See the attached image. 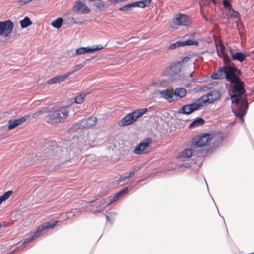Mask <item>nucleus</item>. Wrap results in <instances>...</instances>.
<instances>
[{"instance_id":"nucleus-45","label":"nucleus","mask_w":254,"mask_h":254,"mask_svg":"<svg viewBox=\"0 0 254 254\" xmlns=\"http://www.w3.org/2000/svg\"><path fill=\"white\" fill-rule=\"evenodd\" d=\"M214 83V82H213L212 84H208L207 85H206V86H204L202 88L204 89V88H207V89H211L212 88H213V87L214 86V85L213 84Z\"/></svg>"},{"instance_id":"nucleus-3","label":"nucleus","mask_w":254,"mask_h":254,"mask_svg":"<svg viewBox=\"0 0 254 254\" xmlns=\"http://www.w3.org/2000/svg\"><path fill=\"white\" fill-rule=\"evenodd\" d=\"M69 111L64 107H61L48 112L45 116V120L48 123L53 124L63 122L67 118Z\"/></svg>"},{"instance_id":"nucleus-32","label":"nucleus","mask_w":254,"mask_h":254,"mask_svg":"<svg viewBox=\"0 0 254 254\" xmlns=\"http://www.w3.org/2000/svg\"><path fill=\"white\" fill-rule=\"evenodd\" d=\"M141 168V166H138L135 167L132 171H130L128 173V174L127 175V177H128L129 179L132 176H133L135 174V173L138 171Z\"/></svg>"},{"instance_id":"nucleus-10","label":"nucleus","mask_w":254,"mask_h":254,"mask_svg":"<svg viewBox=\"0 0 254 254\" xmlns=\"http://www.w3.org/2000/svg\"><path fill=\"white\" fill-rule=\"evenodd\" d=\"M173 22L178 26H188L190 23V19L187 15L179 13L176 15Z\"/></svg>"},{"instance_id":"nucleus-34","label":"nucleus","mask_w":254,"mask_h":254,"mask_svg":"<svg viewBox=\"0 0 254 254\" xmlns=\"http://www.w3.org/2000/svg\"><path fill=\"white\" fill-rule=\"evenodd\" d=\"M225 46L223 45H221L220 46V51L221 53L222 54V55H223V62H224V58H230L228 56H227V55H226L225 54Z\"/></svg>"},{"instance_id":"nucleus-31","label":"nucleus","mask_w":254,"mask_h":254,"mask_svg":"<svg viewBox=\"0 0 254 254\" xmlns=\"http://www.w3.org/2000/svg\"><path fill=\"white\" fill-rule=\"evenodd\" d=\"M83 66L84 65L82 64H76L74 66V69L72 71L67 72V73L69 76L70 75L72 74L74 72L79 70L80 69L82 68L83 67Z\"/></svg>"},{"instance_id":"nucleus-23","label":"nucleus","mask_w":254,"mask_h":254,"mask_svg":"<svg viewBox=\"0 0 254 254\" xmlns=\"http://www.w3.org/2000/svg\"><path fill=\"white\" fill-rule=\"evenodd\" d=\"M128 192V187H126L121 190L118 192L112 198V201L115 202L118 200L120 197L127 194Z\"/></svg>"},{"instance_id":"nucleus-25","label":"nucleus","mask_w":254,"mask_h":254,"mask_svg":"<svg viewBox=\"0 0 254 254\" xmlns=\"http://www.w3.org/2000/svg\"><path fill=\"white\" fill-rule=\"evenodd\" d=\"M186 93V90L184 88H176L174 91V94L176 97L179 96L180 98L185 96Z\"/></svg>"},{"instance_id":"nucleus-4","label":"nucleus","mask_w":254,"mask_h":254,"mask_svg":"<svg viewBox=\"0 0 254 254\" xmlns=\"http://www.w3.org/2000/svg\"><path fill=\"white\" fill-rule=\"evenodd\" d=\"M58 222V220H51L43 223L37 228L35 231L31 233L29 237L26 238L25 239L24 243L32 242L35 238L38 237L41 232L44 230L54 228Z\"/></svg>"},{"instance_id":"nucleus-28","label":"nucleus","mask_w":254,"mask_h":254,"mask_svg":"<svg viewBox=\"0 0 254 254\" xmlns=\"http://www.w3.org/2000/svg\"><path fill=\"white\" fill-rule=\"evenodd\" d=\"M64 19L62 17H59L52 23V25L57 29H59L61 27Z\"/></svg>"},{"instance_id":"nucleus-39","label":"nucleus","mask_w":254,"mask_h":254,"mask_svg":"<svg viewBox=\"0 0 254 254\" xmlns=\"http://www.w3.org/2000/svg\"><path fill=\"white\" fill-rule=\"evenodd\" d=\"M152 0H141L142 6V8H144L148 6L151 1Z\"/></svg>"},{"instance_id":"nucleus-22","label":"nucleus","mask_w":254,"mask_h":254,"mask_svg":"<svg viewBox=\"0 0 254 254\" xmlns=\"http://www.w3.org/2000/svg\"><path fill=\"white\" fill-rule=\"evenodd\" d=\"M92 2V4L95 6L100 11L106 10L109 6L108 3L101 0L93 1Z\"/></svg>"},{"instance_id":"nucleus-27","label":"nucleus","mask_w":254,"mask_h":254,"mask_svg":"<svg viewBox=\"0 0 254 254\" xmlns=\"http://www.w3.org/2000/svg\"><path fill=\"white\" fill-rule=\"evenodd\" d=\"M32 24L30 18L28 17H25L23 20L20 21V25L22 28H26Z\"/></svg>"},{"instance_id":"nucleus-17","label":"nucleus","mask_w":254,"mask_h":254,"mask_svg":"<svg viewBox=\"0 0 254 254\" xmlns=\"http://www.w3.org/2000/svg\"><path fill=\"white\" fill-rule=\"evenodd\" d=\"M132 113H129L125 117H124L119 122V126L121 127L128 126L134 123V120L133 119V117H132Z\"/></svg>"},{"instance_id":"nucleus-14","label":"nucleus","mask_w":254,"mask_h":254,"mask_svg":"<svg viewBox=\"0 0 254 254\" xmlns=\"http://www.w3.org/2000/svg\"><path fill=\"white\" fill-rule=\"evenodd\" d=\"M198 44V42L194 40H189L185 41H177L176 43H173L169 46L170 49H174L177 47H183L186 45H195Z\"/></svg>"},{"instance_id":"nucleus-46","label":"nucleus","mask_w":254,"mask_h":254,"mask_svg":"<svg viewBox=\"0 0 254 254\" xmlns=\"http://www.w3.org/2000/svg\"><path fill=\"white\" fill-rule=\"evenodd\" d=\"M32 0H20V1L21 2V5H24L25 4L29 3Z\"/></svg>"},{"instance_id":"nucleus-26","label":"nucleus","mask_w":254,"mask_h":254,"mask_svg":"<svg viewBox=\"0 0 254 254\" xmlns=\"http://www.w3.org/2000/svg\"><path fill=\"white\" fill-rule=\"evenodd\" d=\"M84 129L83 124H82V121H79V122L73 125L69 130L70 131H76L79 129Z\"/></svg>"},{"instance_id":"nucleus-48","label":"nucleus","mask_w":254,"mask_h":254,"mask_svg":"<svg viewBox=\"0 0 254 254\" xmlns=\"http://www.w3.org/2000/svg\"><path fill=\"white\" fill-rule=\"evenodd\" d=\"M94 201H95V200H93L92 201H88L86 203V205L88 206L90 203H91L92 202H94Z\"/></svg>"},{"instance_id":"nucleus-16","label":"nucleus","mask_w":254,"mask_h":254,"mask_svg":"<svg viewBox=\"0 0 254 254\" xmlns=\"http://www.w3.org/2000/svg\"><path fill=\"white\" fill-rule=\"evenodd\" d=\"M29 117V116H24L16 120H10L8 121V128L9 129H12L17 127L18 125H21L23 123L25 122L26 120Z\"/></svg>"},{"instance_id":"nucleus-5","label":"nucleus","mask_w":254,"mask_h":254,"mask_svg":"<svg viewBox=\"0 0 254 254\" xmlns=\"http://www.w3.org/2000/svg\"><path fill=\"white\" fill-rule=\"evenodd\" d=\"M210 140V135L209 134H204L193 138L192 140V146L193 147L196 148L199 150V148L205 146L209 141Z\"/></svg>"},{"instance_id":"nucleus-38","label":"nucleus","mask_w":254,"mask_h":254,"mask_svg":"<svg viewBox=\"0 0 254 254\" xmlns=\"http://www.w3.org/2000/svg\"><path fill=\"white\" fill-rule=\"evenodd\" d=\"M131 113H132V117H133V119L134 120V122L140 117H141V115L139 114V113L137 111H133L131 112Z\"/></svg>"},{"instance_id":"nucleus-49","label":"nucleus","mask_w":254,"mask_h":254,"mask_svg":"<svg viewBox=\"0 0 254 254\" xmlns=\"http://www.w3.org/2000/svg\"><path fill=\"white\" fill-rule=\"evenodd\" d=\"M171 93H169V92L167 93L166 96H165V98L166 99V97H168L169 96V94H170Z\"/></svg>"},{"instance_id":"nucleus-36","label":"nucleus","mask_w":254,"mask_h":254,"mask_svg":"<svg viewBox=\"0 0 254 254\" xmlns=\"http://www.w3.org/2000/svg\"><path fill=\"white\" fill-rule=\"evenodd\" d=\"M177 99H178L177 97H176V95L174 94V92L171 93L170 94H169V96L168 97H166V99L170 102L175 101Z\"/></svg>"},{"instance_id":"nucleus-41","label":"nucleus","mask_w":254,"mask_h":254,"mask_svg":"<svg viewBox=\"0 0 254 254\" xmlns=\"http://www.w3.org/2000/svg\"><path fill=\"white\" fill-rule=\"evenodd\" d=\"M223 4L225 8H230L231 7V4L228 0H223Z\"/></svg>"},{"instance_id":"nucleus-6","label":"nucleus","mask_w":254,"mask_h":254,"mask_svg":"<svg viewBox=\"0 0 254 254\" xmlns=\"http://www.w3.org/2000/svg\"><path fill=\"white\" fill-rule=\"evenodd\" d=\"M13 28V24L10 20L0 21V36L8 37Z\"/></svg>"},{"instance_id":"nucleus-33","label":"nucleus","mask_w":254,"mask_h":254,"mask_svg":"<svg viewBox=\"0 0 254 254\" xmlns=\"http://www.w3.org/2000/svg\"><path fill=\"white\" fill-rule=\"evenodd\" d=\"M12 193V191L9 190L5 192L2 195L0 196L1 198L3 201H5L8 198L9 196Z\"/></svg>"},{"instance_id":"nucleus-37","label":"nucleus","mask_w":254,"mask_h":254,"mask_svg":"<svg viewBox=\"0 0 254 254\" xmlns=\"http://www.w3.org/2000/svg\"><path fill=\"white\" fill-rule=\"evenodd\" d=\"M45 154L46 157H48L49 156H53L55 154L53 153V148L51 149H46L45 150Z\"/></svg>"},{"instance_id":"nucleus-53","label":"nucleus","mask_w":254,"mask_h":254,"mask_svg":"<svg viewBox=\"0 0 254 254\" xmlns=\"http://www.w3.org/2000/svg\"><path fill=\"white\" fill-rule=\"evenodd\" d=\"M14 254V253H13V252H11V253H10V254Z\"/></svg>"},{"instance_id":"nucleus-40","label":"nucleus","mask_w":254,"mask_h":254,"mask_svg":"<svg viewBox=\"0 0 254 254\" xmlns=\"http://www.w3.org/2000/svg\"><path fill=\"white\" fill-rule=\"evenodd\" d=\"M131 4H132V6L133 7H139L142 8V3H141V0L139 1L132 2Z\"/></svg>"},{"instance_id":"nucleus-43","label":"nucleus","mask_w":254,"mask_h":254,"mask_svg":"<svg viewBox=\"0 0 254 254\" xmlns=\"http://www.w3.org/2000/svg\"><path fill=\"white\" fill-rule=\"evenodd\" d=\"M128 179L129 178L128 177H127V175L121 176L120 177V179L119 180V181L120 182H123V181H125L126 180Z\"/></svg>"},{"instance_id":"nucleus-52","label":"nucleus","mask_w":254,"mask_h":254,"mask_svg":"<svg viewBox=\"0 0 254 254\" xmlns=\"http://www.w3.org/2000/svg\"><path fill=\"white\" fill-rule=\"evenodd\" d=\"M1 227H2V224H1V223H0V229L1 228Z\"/></svg>"},{"instance_id":"nucleus-19","label":"nucleus","mask_w":254,"mask_h":254,"mask_svg":"<svg viewBox=\"0 0 254 254\" xmlns=\"http://www.w3.org/2000/svg\"><path fill=\"white\" fill-rule=\"evenodd\" d=\"M113 201H112V199H110L109 201H107L106 199H103L99 201V204L96 206V209L93 210V212H101L104 210V209L107 206H109Z\"/></svg>"},{"instance_id":"nucleus-13","label":"nucleus","mask_w":254,"mask_h":254,"mask_svg":"<svg viewBox=\"0 0 254 254\" xmlns=\"http://www.w3.org/2000/svg\"><path fill=\"white\" fill-rule=\"evenodd\" d=\"M73 10L77 13L87 14L90 12V9L81 1H76L73 8Z\"/></svg>"},{"instance_id":"nucleus-35","label":"nucleus","mask_w":254,"mask_h":254,"mask_svg":"<svg viewBox=\"0 0 254 254\" xmlns=\"http://www.w3.org/2000/svg\"><path fill=\"white\" fill-rule=\"evenodd\" d=\"M64 20L66 24H73L76 23L73 17H65Z\"/></svg>"},{"instance_id":"nucleus-15","label":"nucleus","mask_w":254,"mask_h":254,"mask_svg":"<svg viewBox=\"0 0 254 254\" xmlns=\"http://www.w3.org/2000/svg\"><path fill=\"white\" fill-rule=\"evenodd\" d=\"M182 67L181 62H175L172 63L170 66V75L174 76L178 74L181 71Z\"/></svg>"},{"instance_id":"nucleus-12","label":"nucleus","mask_w":254,"mask_h":254,"mask_svg":"<svg viewBox=\"0 0 254 254\" xmlns=\"http://www.w3.org/2000/svg\"><path fill=\"white\" fill-rule=\"evenodd\" d=\"M199 151L200 150L197 149L196 148L192 147L191 142L190 145V147L185 149L184 151L181 152L180 153L179 157L181 158H190L191 156H196Z\"/></svg>"},{"instance_id":"nucleus-7","label":"nucleus","mask_w":254,"mask_h":254,"mask_svg":"<svg viewBox=\"0 0 254 254\" xmlns=\"http://www.w3.org/2000/svg\"><path fill=\"white\" fill-rule=\"evenodd\" d=\"M202 107L200 104L193 103L190 104H187L183 106L179 109L178 113L185 115H190L194 111H197Z\"/></svg>"},{"instance_id":"nucleus-51","label":"nucleus","mask_w":254,"mask_h":254,"mask_svg":"<svg viewBox=\"0 0 254 254\" xmlns=\"http://www.w3.org/2000/svg\"><path fill=\"white\" fill-rule=\"evenodd\" d=\"M192 73L189 74V76L191 77L192 76Z\"/></svg>"},{"instance_id":"nucleus-9","label":"nucleus","mask_w":254,"mask_h":254,"mask_svg":"<svg viewBox=\"0 0 254 254\" xmlns=\"http://www.w3.org/2000/svg\"><path fill=\"white\" fill-rule=\"evenodd\" d=\"M220 97V91L218 90H213L207 93V95L202 96V99L204 103H212L218 100Z\"/></svg>"},{"instance_id":"nucleus-29","label":"nucleus","mask_w":254,"mask_h":254,"mask_svg":"<svg viewBox=\"0 0 254 254\" xmlns=\"http://www.w3.org/2000/svg\"><path fill=\"white\" fill-rule=\"evenodd\" d=\"M88 93H83L77 96L74 99V102L76 104H81L83 102L84 99Z\"/></svg>"},{"instance_id":"nucleus-50","label":"nucleus","mask_w":254,"mask_h":254,"mask_svg":"<svg viewBox=\"0 0 254 254\" xmlns=\"http://www.w3.org/2000/svg\"><path fill=\"white\" fill-rule=\"evenodd\" d=\"M106 219H107V220L109 221V216L108 215H106Z\"/></svg>"},{"instance_id":"nucleus-8","label":"nucleus","mask_w":254,"mask_h":254,"mask_svg":"<svg viewBox=\"0 0 254 254\" xmlns=\"http://www.w3.org/2000/svg\"><path fill=\"white\" fill-rule=\"evenodd\" d=\"M152 140L150 138H145L142 142H140L135 147L133 153L137 155L145 154L147 153L146 149L151 143Z\"/></svg>"},{"instance_id":"nucleus-18","label":"nucleus","mask_w":254,"mask_h":254,"mask_svg":"<svg viewBox=\"0 0 254 254\" xmlns=\"http://www.w3.org/2000/svg\"><path fill=\"white\" fill-rule=\"evenodd\" d=\"M230 52L232 59L234 61H238L242 63L244 61L247 57V55L241 52H237L234 53L232 51L230 50Z\"/></svg>"},{"instance_id":"nucleus-2","label":"nucleus","mask_w":254,"mask_h":254,"mask_svg":"<svg viewBox=\"0 0 254 254\" xmlns=\"http://www.w3.org/2000/svg\"><path fill=\"white\" fill-rule=\"evenodd\" d=\"M225 65L220 67L211 75L213 79H226L228 81L233 80L232 78L235 73L239 74L240 69H238L232 62L230 58H224Z\"/></svg>"},{"instance_id":"nucleus-1","label":"nucleus","mask_w":254,"mask_h":254,"mask_svg":"<svg viewBox=\"0 0 254 254\" xmlns=\"http://www.w3.org/2000/svg\"><path fill=\"white\" fill-rule=\"evenodd\" d=\"M241 74V70L239 74L235 73L232 77L234 80L229 81L231 83V87L233 92L232 94L230 93L231 99H232V111L236 117L244 122L243 118L247 114L249 105L247 99L242 97L246 92V90L244 82L239 78Z\"/></svg>"},{"instance_id":"nucleus-24","label":"nucleus","mask_w":254,"mask_h":254,"mask_svg":"<svg viewBox=\"0 0 254 254\" xmlns=\"http://www.w3.org/2000/svg\"><path fill=\"white\" fill-rule=\"evenodd\" d=\"M205 121L202 118H198L195 119L190 125L191 128H194L197 127L201 126L204 125Z\"/></svg>"},{"instance_id":"nucleus-47","label":"nucleus","mask_w":254,"mask_h":254,"mask_svg":"<svg viewBox=\"0 0 254 254\" xmlns=\"http://www.w3.org/2000/svg\"><path fill=\"white\" fill-rule=\"evenodd\" d=\"M189 60H190V58L189 57H185L182 59V61H181V62H182V63H186V62H188L189 61Z\"/></svg>"},{"instance_id":"nucleus-44","label":"nucleus","mask_w":254,"mask_h":254,"mask_svg":"<svg viewBox=\"0 0 254 254\" xmlns=\"http://www.w3.org/2000/svg\"><path fill=\"white\" fill-rule=\"evenodd\" d=\"M159 92L165 98L168 92V90L164 89L160 91Z\"/></svg>"},{"instance_id":"nucleus-21","label":"nucleus","mask_w":254,"mask_h":254,"mask_svg":"<svg viewBox=\"0 0 254 254\" xmlns=\"http://www.w3.org/2000/svg\"><path fill=\"white\" fill-rule=\"evenodd\" d=\"M69 77L67 73H65L64 75H58L56 77H54L51 79H50L48 83L49 84H53V83H60L61 82H63L65 80Z\"/></svg>"},{"instance_id":"nucleus-20","label":"nucleus","mask_w":254,"mask_h":254,"mask_svg":"<svg viewBox=\"0 0 254 254\" xmlns=\"http://www.w3.org/2000/svg\"><path fill=\"white\" fill-rule=\"evenodd\" d=\"M82 121L84 128L93 126L96 123L97 120L95 117L91 116L88 119H83Z\"/></svg>"},{"instance_id":"nucleus-30","label":"nucleus","mask_w":254,"mask_h":254,"mask_svg":"<svg viewBox=\"0 0 254 254\" xmlns=\"http://www.w3.org/2000/svg\"><path fill=\"white\" fill-rule=\"evenodd\" d=\"M133 7L132 6L131 3H128L127 5L122 6L119 8V10L120 11L127 12V11H130L132 9Z\"/></svg>"},{"instance_id":"nucleus-11","label":"nucleus","mask_w":254,"mask_h":254,"mask_svg":"<svg viewBox=\"0 0 254 254\" xmlns=\"http://www.w3.org/2000/svg\"><path fill=\"white\" fill-rule=\"evenodd\" d=\"M103 48V46L101 45H93L91 47H80L76 49L74 53L72 54V56H74L76 55H81L85 53H92L96 51L102 50Z\"/></svg>"},{"instance_id":"nucleus-42","label":"nucleus","mask_w":254,"mask_h":254,"mask_svg":"<svg viewBox=\"0 0 254 254\" xmlns=\"http://www.w3.org/2000/svg\"><path fill=\"white\" fill-rule=\"evenodd\" d=\"M148 110L147 108L140 109L137 110V111L141 115V116L144 114Z\"/></svg>"}]
</instances>
